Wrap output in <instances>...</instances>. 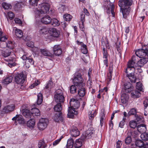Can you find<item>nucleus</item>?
<instances>
[{"mask_svg":"<svg viewBox=\"0 0 148 148\" xmlns=\"http://www.w3.org/2000/svg\"><path fill=\"white\" fill-rule=\"evenodd\" d=\"M50 7L49 4L43 3L40 4L38 8H35L33 10L35 18H39L42 14L47 13L49 12Z\"/></svg>","mask_w":148,"mask_h":148,"instance_id":"f257e3e1","label":"nucleus"},{"mask_svg":"<svg viewBox=\"0 0 148 148\" xmlns=\"http://www.w3.org/2000/svg\"><path fill=\"white\" fill-rule=\"evenodd\" d=\"M133 3L132 0H120L118 5L122 9L123 17L126 18L130 11L131 6Z\"/></svg>","mask_w":148,"mask_h":148,"instance_id":"f03ea898","label":"nucleus"},{"mask_svg":"<svg viewBox=\"0 0 148 148\" xmlns=\"http://www.w3.org/2000/svg\"><path fill=\"white\" fill-rule=\"evenodd\" d=\"M73 84L77 87H85V84L84 82V79L82 75L79 73L75 74L73 80Z\"/></svg>","mask_w":148,"mask_h":148,"instance_id":"7ed1b4c3","label":"nucleus"},{"mask_svg":"<svg viewBox=\"0 0 148 148\" xmlns=\"http://www.w3.org/2000/svg\"><path fill=\"white\" fill-rule=\"evenodd\" d=\"M114 1V0H107L105 1L103 5L104 9L106 10L107 13H111L113 17L115 15L114 12V5L113 3Z\"/></svg>","mask_w":148,"mask_h":148,"instance_id":"20e7f679","label":"nucleus"},{"mask_svg":"<svg viewBox=\"0 0 148 148\" xmlns=\"http://www.w3.org/2000/svg\"><path fill=\"white\" fill-rule=\"evenodd\" d=\"M127 68L125 69V72L127 74L130 71L134 72L136 70H138L139 72H141L142 70L140 69L137 66L136 63H135L134 62L129 61L127 64Z\"/></svg>","mask_w":148,"mask_h":148,"instance_id":"39448f33","label":"nucleus"},{"mask_svg":"<svg viewBox=\"0 0 148 148\" xmlns=\"http://www.w3.org/2000/svg\"><path fill=\"white\" fill-rule=\"evenodd\" d=\"M35 26L36 28L37 31L41 35L45 34L48 32V29L45 26H42V25L39 21L36 20L34 23Z\"/></svg>","mask_w":148,"mask_h":148,"instance_id":"423d86ee","label":"nucleus"},{"mask_svg":"<svg viewBox=\"0 0 148 148\" xmlns=\"http://www.w3.org/2000/svg\"><path fill=\"white\" fill-rule=\"evenodd\" d=\"M54 98L56 103L63 102L64 100V96L63 91L61 89H58L54 95Z\"/></svg>","mask_w":148,"mask_h":148,"instance_id":"0eeeda50","label":"nucleus"},{"mask_svg":"<svg viewBox=\"0 0 148 148\" xmlns=\"http://www.w3.org/2000/svg\"><path fill=\"white\" fill-rule=\"evenodd\" d=\"M27 54L24 53V54L21 57V58L24 61L25 60V65L26 67L29 68L30 65H33L34 64V61L32 58H29Z\"/></svg>","mask_w":148,"mask_h":148,"instance_id":"6e6552de","label":"nucleus"},{"mask_svg":"<svg viewBox=\"0 0 148 148\" xmlns=\"http://www.w3.org/2000/svg\"><path fill=\"white\" fill-rule=\"evenodd\" d=\"M48 123V119L42 118L40 119L38 123V127L40 130H43L47 127Z\"/></svg>","mask_w":148,"mask_h":148,"instance_id":"1a4fd4ad","label":"nucleus"},{"mask_svg":"<svg viewBox=\"0 0 148 148\" xmlns=\"http://www.w3.org/2000/svg\"><path fill=\"white\" fill-rule=\"evenodd\" d=\"M25 77L23 73L17 74L15 77V81L18 84H23L25 80Z\"/></svg>","mask_w":148,"mask_h":148,"instance_id":"9d476101","label":"nucleus"},{"mask_svg":"<svg viewBox=\"0 0 148 148\" xmlns=\"http://www.w3.org/2000/svg\"><path fill=\"white\" fill-rule=\"evenodd\" d=\"M48 33L51 37L53 38H58L60 35L59 31L54 28H49Z\"/></svg>","mask_w":148,"mask_h":148,"instance_id":"9b49d317","label":"nucleus"},{"mask_svg":"<svg viewBox=\"0 0 148 148\" xmlns=\"http://www.w3.org/2000/svg\"><path fill=\"white\" fill-rule=\"evenodd\" d=\"M146 48L143 47L142 49H138L136 50L135 51V54L136 56L140 58L145 57Z\"/></svg>","mask_w":148,"mask_h":148,"instance_id":"f8f14e48","label":"nucleus"},{"mask_svg":"<svg viewBox=\"0 0 148 148\" xmlns=\"http://www.w3.org/2000/svg\"><path fill=\"white\" fill-rule=\"evenodd\" d=\"M69 104L71 107L75 109H77L80 105L79 101L74 98L71 99H70Z\"/></svg>","mask_w":148,"mask_h":148,"instance_id":"ddd939ff","label":"nucleus"},{"mask_svg":"<svg viewBox=\"0 0 148 148\" xmlns=\"http://www.w3.org/2000/svg\"><path fill=\"white\" fill-rule=\"evenodd\" d=\"M38 18L36 19L37 21H39ZM40 22V23L44 24H48L51 23V18L48 15H46L42 17L40 19V21L39 20Z\"/></svg>","mask_w":148,"mask_h":148,"instance_id":"4468645a","label":"nucleus"},{"mask_svg":"<svg viewBox=\"0 0 148 148\" xmlns=\"http://www.w3.org/2000/svg\"><path fill=\"white\" fill-rule=\"evenodd\" d=\"M53 87V82L51 79L46 84L43 90L46 93L49 92Z\"/></svg>","mask_w":148,"mask_h":148,"instance_id":"2eb2a0df","label":"nucleus"},{"mask_svg":"<svg viewBox=\"0 0 148 148\" xmlns=\"http://www.w3.org/2000/svg\"><path fill=\"white\" fill-rule=\"evenodd\" d=\"M54 54L56 56L60 55L62 52V50L59 45H55L53 48Z\"/></svg>","mask_w":148,"mask_h":148,"instance_id":"dca6fc26","label":"nucleus"},{"mask_svg":"<svg viewBox=\"0 0 148 148\" xmlns=\"http://www.w3.org/2000/svg\"><path fill=\"white\" fill-rule=\"evenodd\" d=\"M95 131L92 127L89 128L85 133V136L88 138H90L94 135Z\"/></svg>","mask_w":148,"mask_h":148,"instance_id":"f3484780","label":"nucleus"},{"mask_svg":"<svg viewBox=\"0 0 148 148\" xmlns=\"http://www.w3.org/2000/svg\"><path fill=\"white\" fill-rule=\"evenodd\" d=\"M75 109L71 107L69 108L67 114L68 117L73 118L74 115H76L78 114L77 112L75 111Z\"/></svg>","mask_w":148,"mask_h":148,"instance_id":"a211bd4d","label":"nucleus"},{"mask_svg":"<svg viewBox=\"0 0 148 148\" xmlns=\"http://www.w3.org/2000/svg\"><path fill=\"white\" fill-rule=\"evenodd\" d=\"M136 63L137 66L140 69L143 66L144 64H146L148 61V58L147 57H144L141 58Z\"/></svg>","mask_w":148,"mask_h":148,"instance_id":"6ab92c4d","label":"nucleus"},{"mask_svg":"<svg viewBox=\"0 0 148 148\" xmlns=\"http://www.w3.org/2000/svg\"><path fill=\"white\" fill-rule=\"evenodd\" d=\"M61 114V112L56 113L53 116L52 119L56 122H58L60 121L62 122L63 118Z\"/></svg>","mask_w":148,"mask_h":148,"instance_id":"aec40b11","label":"nucleus"},{"mask_svg":"<svg viewBox=\"0 0 148 148\" xmlns=\"http://www.w3.org/2000/svg\"><path fill=\"white\" fill-rule=\"evenodd\" d=\"M15 106L14 104H11L5 107L2 110V112L7 113L13 111L14 108Z\"/></svg>","mask_w":148,"mask_h":148,"instance_id":"412c9836","label":"nucleus"},{"mask_svg":"<svg viewBox=\"0 0 148 148\" xmlns=\"http://www.w3.org/2000/svg\"><path fill=\"white\" fill-rule=\"evenodd\" d=\"M124 89L125 92L128 93L131 92L133 89V87L129 82H126L124 84Z\"/></svg>","mask_w":148,"mask_h":148,"instance_id":"4be33fe9","label":"nucleus"},{"mask_svg":"<svg viewBox=\"0 0 148 148\" xmlns=\"http://www.w3.org/2000/svg\"><path fill=\"white\" fill-rule=\"evenodd\" d=\"M11 51L9 49H0V54L4 57L6 58L10 55Z\"/></svg>","mask_w":148,"mask_h":148,"instance_id":"5701e85b","label":"nucleus"},{"mask_svg":"<svg viewBox=\"0 0 148 148\" xmlns=\"http://www.w3.org/2000/svg\"><path fill=\"white\" fill-rule=\"evenodd\" d=\"M134 72L133 71L129 72V73L126 75V76L132 82L135 83L136 82V78L134 74Z\"/></svg>","mask_w":148,"mask_h":148,"instance_id":"b1692460","label":"nucleus"},{"mask_svg":"<svg viewBox=\"0 0 148 148\" xmlns=\"http://www.w3.org/2000/svg\"><path fill=\"white\" fill-rule=\"evenodd\" d=\"M71 135L73 137H76L79 134V132L77 127H73L71 131Z\"/></svg>","mask_w":148,"mask_h":148,"instance_id":"393cba45","label":"nucleus"},{"mask_svg":"<svg viewBox=\"0 0 148 148\" xmlns=\"http://www.w3.org/2000/svg\"><path fill=\"white\" fill-rule=\"evenodd\" d=\"M25 123V121L23 116L21 115H17L16 125L18 123L20 124H23Z\"/></svg>","mask_w":148,"mask_h":148,"instance_id":"a878e982","label":"nucleus"},{"mask_svg":"<svg viewBox=\"0 0 148 148\" xmlns=\"http://www.w3.org/2000/svg\"><path fill=\"white\" fill-rule=\"evenodd\" d=\"M22 114L23 115L27 118H31L32 117L31 112L29 110L26 109H24L23 110Z\"/></svg>","mask_w":148,"mask_h":148,"instance_id":"bb28decb","label":"nucleus"},{"mask_svg":"<svg viewBox=\"0 0 148 148\" xmlns=\"http://www.w3.org/2000/svg\"><path fill=\"white\" fill-rule=\"evenodd\" d=\"M77 87L79 89L78 90V94L79 96L82 97H84L86 93V89L85 87Z\"/></svg>","mask_w":148,"mask_h":148,"instance_id":"cd10ccee","label":"nucleus"},{"mask_svg":"<svg viewBox=\"0 0 148 148\" xmlns=\"http://www.w3.org/2000/svg\"><path fill=\"white\" fill-rule=\"evenodd\" d=\"M138 131L140 133L145 132L146 130V125L144 124H141L137 127Z\"/></svg>","mask_w":148,"mask_h":148,"instance_id":"c85d7f7f","label":"nucleus"},{"mask_svg":"<svg viewBox=\"0 0 148 148\" xmlns=\"http://www.w3.org/2000/svg\"><path fill=\"white\" fill-rule=\"evenodd\" d=\"M129 96L127 94L125 93L122 94L121 97V103L123 104L126 103L128 100Z\"/></svg>","mask_w":148,"mask_h":148,"instance_id":"c756f323","label":"nucleus"},{"mask_svg":"<svg viewBox=\"0 0 148 148\" xmlns=\"http://www.w3.org/2000/svg\"><path fill=\"white\" fill-rule=\"evenodd\" d=\"M12 78L11 75L8 76L2 80V83L3 84H8L12 82Z\"/></svg>","mask_w":148,"mask_h":148,"instance_id":"7c9ffc66","label":"nucleus"},{"mask_svg":"<svg viewBox=\"0 0 148 148\" xmlns=\"http://www.w3.org/2000/svg\"><path fill=\"white\" fill-rule=\"evenodd\" d=\"M35 124V120L32 118L27 121V125L29 128H32L34 127Z\"/></svg>","mask_w":148,"mask_h":148,"instance_id":"2f4dec72","label":"nucleus"},{"mask_svg":"<svg viewBox=\"0 0 148 148\" xmlns=\"http://www.w3.org/2000/svg\"><path fill=\"white\" fill-rule=\"evenodd\" d=\"M89 113V118L90 120H92L97 114V111L96 109L92 110V108H91Z\"/></svg>","mask_w":148,"mask_h":148,"instance_id":"473e14b6","label":"nucleus"},{"mask_svg":"<svg viewBox=\"0 0 148 148\" xmlns=\"http://www.w3.org/2000/svg\"><path fill=\"white\" fill-rule=\"evenodd\" d=\"M31 113L32 114V116L35 118V116H39L40 115L39 110L36 108H33L31 110Z\"/></svg>","mask_w":148,"mask_h":148,"instance_id":"72a5a7b5","label":"nucleus"},{"mask_svg":"<svg viewBox=\"0 0 148 148\" xmlns=\"http://www.w3.org/2000/svg\"><path fill=\"white\" fill-rule=\"evenodd\" d=\"M132 98L135 99L139 97L141 95L140 92L137 90L132 91L131 93Z\"/></svg>","mask_w":148,"mask_h":148,"instance_id":"f704fd0d","label":"nucleus"},{"mask_svg":"<svg viewBox=\"0 0 148 148\" xmlns=\"http://www.w3.org/2000/svg\"><path fill=\"white\" fill-rule=\"evenodd\" d=\"M41 53L44 56L50 57L51 58H53V55L46 49H42L40 50Z\"/></svg>","mask_w":148,"mask_h":148,"instance_id":"c9c22d12","label":"nucleus"},{"mask_svg":"<svg viewBox=\"0 0 148 148\" xmlns=\"http://www.w3.org/2000/svg\"><path fill=\"white\" fill-rule=\"evenodd\" d=\"M15 29V34L16 36L18 38H21L23 36V33L22 31L19 29L14 27L13 29Z\"/></svg>","mask_w":148,"mask_h":148,"instance_id":"e433bc0d","label":"nucleus"},{"mask_svg":"<svg viewBox=\"0 0 148 148\" xmlns=\"http://www.w3.org/2000/svg\"><path fill=\"white\" fill-rule=\"evenodd\" d=\"M53 27H57L60 24V22L56 18H51V23Z\"/></svg>","mask_w":148,"mask_h":148,"instance_id":"4c0bfd02","label":"nucleus"},{"mask_svg":"<svg viewBox=\"0 0 148 148\" xmlns=\"http://www.w3.org/2000/svg\"><path fill=\"white\" fill-rule=\"evenodd\" d=\"M136 90L140 92L143 91V86L141 82H137L136 84Z\"/></svg>","mask_w":148,"mask_h":148,"instance_id":"58836bf2","label":"nucleus"},{"mask_svg":"<svg viewBox=\"0 0 148 148\" xmlns=\"http://www.w3.org/2000/svg\"><path fill=\"white\" fill-rule=\"evenodd\" d=\"M6 45L7 47L9 49H13L14 46V42L11 41H8L7 43L4 42Z\"/></svg>","mask_w":148,"mask_h":148,"instance_id":"ea45409f","label":"nucleus"},{"mask_svg":"<svg viewBox=\"0 0 148 148\" xmlns=\"http://www.w3.org/2000/svg\"><path fill=\"white\" fill-rule=\"evenodd\" d=\"M62 109L61 105L60 103H58L54 107V110L58 113L61 112V111Z\"/></svg>","mask_w":148,"mask_h":148,"instance_id":"a19ab883","label":"nucleus"},{"mask_svg":"<svg viewBox=\"0 0 148 148\" xmlns=\"http://www.w3.org/2000/svg\"><path fill=\"white\" fill-rule=\"evenodd\" d=\"M82 145V140L80 138L77 139L74 144L75 147L78 148L80 147Z\"/></svg>","mask_w":148,"mask_h":148,"instance_id":"79ce46f5","label":"nucleus"},{"mask_svg":"<svg viewBox=\"0 0 148 148\" xmlns=\"http://www.w3.org/2000/svg\"><path fill=\"white\" fill-rule=\"evenodd\" d=\"M3 8L5 10L10 9L12 8L11 4L6 2H3L2 3Z\"/></svg>","mask_w":148,"mask_h":148,"instance_id":"37998d69","label":"nucleus"},{"mask_svg":"<svg viewBox=\"0 0 148 148\" xmlns=\"http://www.w3.org/2000/svg\"><path fill=\"white\" fill-rule=\"evenodd\" d=\"M77 86L75 85H72L69 88L70 92L71 94H75L77 92Z\"/></svg>","mask_w":148,"mask_h":148,"instance_id":"c03bdc74","label":"nucleus"},{"mask_svg":"<svg viewBox=\"0 0 148 148\" xmlns=\"http://www.w3.org/2000/svg\"><path fill=\"white\" fill-rule=\"evenodd\" d=\"M42 101V95L40 93H39L37 95V104H41Z\"/></svg>","mask_w":148,"mask_h":148,"instance_id":"a18cd8bd","label":"nucleus"},{"mask_svg":"<svg viewBox=\"0 0 148 148\" xmlns=\"http://www.w3.org/2000/svg\"><path fill=\"white\" fill-rule=\"evenodd\" d=\"M73 141L72 139L68 140L66 144L67 148H72L73 145Z\"/></svg>","mask_w":148,"mask_h":148,"instance_id":"49530a36","label":"nucleus"},{"mask_svg":"<svg viewBox=\"0 0 148 148\" xmlns=\"http://www.w3.org/2000/svg\"><path fill=\"white\" fill-rule=\"evenodd\" d=\"M130 127L131 128L134 129L137 126V122L134 120L130 121L129 123Z\"/></svg>","mask_w":148,"mask_h":148,"instance_id":"de8ad7c7","label":"nucleus"},{"mask_svg":"<svg viewBox=\"0 0 148 148\" xmlns=\"http://www.w3.org/2000/svg\"><path fill=\"white\" fill-rule=\"evenodd\" d=\"M140 138L142 140L147 141L148 140V134L146 133H143L140 135Z\"/></svg>","mask_w":148,"mask_h":148,"instance_id":"09e8293b","label":"nucleus"},{"mask_svg":"<svg viewBox=\"0 0 148 148\" xmlns=\"http://www.w3.org/2000/svg\"><path fill=\"white\" fill-rule=\"evenodd\" d=\"M15 60L14 58H10V59H9L7 60V61L10 62L8 63V65L10 67H12V66H14L16 65V63L15 62H11V61L13 62Z\"/></svg>","mask_w":148,"mask_h":148,"instance_id":"8fccbe9b","label":"nucleus"},{"mask_svg":"<svg viewBox=\"0 0 148 148\" xmlns=\"http://www.w3.org/2000/svg\"><path fill=\"white\" fill-rule=\"evenodd\" d=\"M63 17L65 21H69L71 19L72 17L69 14H65L63 15Z\"/></svg>","mask_w":148,"mask_h":148,"instance_id":"3c124183","label":"nucleus"},{"mask_svg":"<svg viewBox=\"0 0 148 148\" xmlns=\"http://www.w3.org/2000/svg\"><path fill=\"white\" fill-rule=\"evenodd\" d=\"M38 147L39 148H45L46 145L43 141L40 140L38 142Z\"/></svg>","mask_w":148,"mask_h":148,"instance_id":"603ef678","label":"nucleus"},{"mask_svg":"<svg viewBox=\"0 0 148 148\" xmlns=\"http://www.w3.org/2000/svg\"><path fill=\"white\" fill-rule=\"evenodd\" d=\"M100 125L102 127L103 124L104 123V119L105 117V115L103 113H102L100 114Z\"/></svg>","mask_w":148,"mask_h":148,"instance_id":"864d4df0","label":"nucleus"},{"mask_svg":"<svg viewBox=\"0 0 148 148\" xmlns=\"http://www.w3.org/2000/svg\"><path fill=\"white\" fill-rule=\"evenodd\" d=\"M14 16V15L11 11H9L8 12L7 16V18L8 20V18L10 20H12Z\"/></svg>","mask_w":148,"mask_h":148,"instance_id":"5fc2aeb1","label":"nucleus"},{"mask_svg":"<svg viewBox=\"0 0 148 148\" xmlns=\"http://www.w3.org/2000/svg\"><path fill=\"white\" fill-rule=\"evenodd\" d=\"M135 143L136 146L139 147L143 146L144 144L143 142L140 140H137L135 142Z\"/></svg>","mask_w":148,"mask_h":148,"instance_id":"6e6d98bb","label":"nucleus"},{"mask_svg":"<svg viewBox=\"0 0 148 148\" xmlns=\"http://www.w3.org/2000/svg\"><path fill=\"white\" fill-rule=\"evenodd\" d=\"M40 84V81L38 80H37L35 81L34 82L31 84L29 87L31 89H32L38 85Z\"/></svg>","mask_w":148,"mask_h":148,"instance_id":"4d7b16f0","label":"nucleus"},{"mask_svg":"<svg viewBox=\"0 0 148 148\" xmlns=\"http://www.w3.org/2000/svg\"><path fill=\"white\" fill-rule=\"evenodd\" d=\"M81 51L82 53L84 54H86L87 53L88 51L86 49V45H83V47L81 48Z\"/></svg>","mask_w":148,"mask_h":148,"instance_id":"13d9d810","label":"nucleus"},{"mask_svg":"<svg viewBox=\"0 0 148 148\" xmlns=\"http://www.w3.org/2000/svg\"><path fill=\"white\" fill-rule=\"evenodd\" d=\"M38 1V0H29V3L30 5L37 6Z\"/></svg>","mask_w":148,"mask_h":148,"instance_id":"bf43d9fd","label":"nucleus"},{"mask_svg":"<svg viewBox=\"0 0 148 148\" xmlns=\"http://www.w3.org/2000/svg\"><path fill=\"white\" fill-rule=\"evenodd\" d=\"M15 8L19 9L22 8L23 4L21 2L16 1L15 2Z\"/></svg>","mask_w":148,"mask_h":148,"instance_id":"052dcab7","label":"nucleus"},{"mask_svg":"<svg viewBox=\"0 0 148 148\" xmlns=\"http://www.w3.org/2000/svg\"><path fill=\"white\" fill-rule=\"evenodd\" d=\"M132 142L131 137L130 136H128L125 140V143L127 145H129Z\"/></svg>","mask_w":148,"mask_h":148,"instance_id":"680f3d73","label":"nucleus"},{"mask_svg":"<svg viewBox=\"0 0 148 148\" xmlns=\"http://www.w3.org/2000/svg\"><path fill=\"white\" fill-rule=\"evenodd\" d=\"M136 114V111L135 109L133 108L128 113V114L129 115H135Z\"/></svg>","mask_w":148,"mask_h":148,"instance_id":"e2e57ef3","label":"nucleus"},{"mask_svg":"<svg viewBox=\"0 0 148 148\" xmlns=\"http://www.w3.org/2000/svg\"><path fill=\"white\" fill-rule=\"evenodd\" d=\"M138 59L137 57V56L136 57L135 56H132V58H131L130 60L133 61V62H134L135 63H137L138 62Z\"/></svg>","mask_w":148,"mask_h":148,"instance_id":"0e129e2a","label":"nucleus"},{"mask_svg":"<svg viewBox=\"0 0 148 148\" xmlns=\"http://www.w3.org/2000/svg\"><path fill=\"white\" fill-rule=\"evenodd\" d=\"M62 138V136H61V137L59 138V139H58L53 141V145L56 146L57 144H58L60 142Z\"/></svg>","mask_w":148,"mask_h":148,"instance_id":"69168bd1","label":"nucleus"},{"mask_svg":"<svg viewBox=\"0 0 148 148\" xmlns=\"http://www.w3.org/2000/svg\"><path fill=\"white\" fill-rule=\"evenodd\" d=\"M125 120H123V119L120 122L119 125V127L123 128L124 127V126L125 125Z\"/></svg>","mask_w":148,"mask_h":148,"instance_id":"338daca9","label":"nucleus"},{"mask_svg":"<svg viewBox=\"0 0 148 148\" xmlns=\"http://www.w3.org/2000/svg\"><path fill=\"white\" fill-rule=\"evenodd\" d=\"M143 104L144 106L145 110L146 108L148 106V99H145L143 102Z\"/></svg>","mask_w":148,"mask_h":148,"instance_id":"774afa93","label":"nucleus"}]
</instances>
